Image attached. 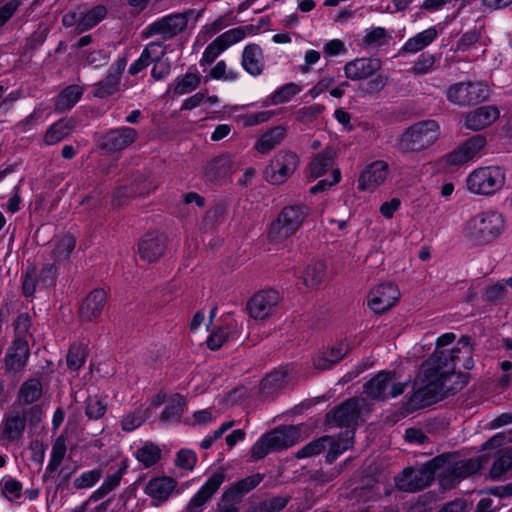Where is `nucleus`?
Masks as SVG:
<instances>
[{
	"label": "nucleus",
	"instance_id": "obj_1",
	"mask_svg": "<svg viewBox=\"0 0 512 512\" xmlns=\"http://www.w3.org/2000/svg\"><path fill=\"white\" fill-rule=\"evenodd\" d=\"M454 333H445L436 341L433 354L421 365L419 380L424 384L410 396L408 406L417 410L461 390L468 383L467 375L456 373V367H474L471 338L462 336L456 343Z\"/></svg>",
	"mask_w": 512,
	"mask_h": 512
},
{
	"label": "nucleus",
	"instance_id": "obj_2",
	"mask_svg": "<svg viewBox=\"0 0 512 512\" xmlns=\"http://www.w3.org/2000/svg\"><path fill=\"white\" fill-rule=\"evenodd\" d=\"M504 228V216L496 210H486L477 213L465 223L463 234L469 243L480 246L494 241Z\"/></svg>",
	"mask_w": 512,
	"mask_h": 512
},
{
	"label": "nucleus",
	"instance_id": "obj_3",
	"mask_svg": "<svg viewBox=\"0 0 512 512\" xmlns=\"http://www.w3.org/2000/svg\"><path fill=\"white\" fill-rule=\"evenodd\" d=\"M432 465L436 467L441 486L445 489L477 473L482 466L480 458L461 459L455 453H444L433 458Z\"/></svg>",
	"mask_w": 512,
	"mask_h": 512
},
{
	"label": "nucleus",
	"instance_id": "obj_4",
	"mask_svg": "<svg viewBox=\"0 0 512 512\" xmlns=\"http://www.w3.org/2000/svg\"><path fill=\"white\" fill-rule=\"evenodd\" d=\"M440 134V126L435 120L419 121L399 135L395 147L403 154L421 152L434 145Z\"/></svg>",
	"mask_w": 512,
	"mask_h": 512
},
{
	"label": "nucleus",
	"instance_id": "obj_5",
	"mask_svg": "<svg viewBox=\"0 0 512 512\" xmlns=\"http://www.w3.org/2000/svg\"><path fill=\"white\" fill-rule=\"evenodd\" d=\"M308 215V208L303 205L285 206L271 222L268 229V240L271 243H282L294 235L302 226Z\"/></svg>",
	"mask_w": 512,
	"mask_h": 512
},
{
	"label": "nucleus",
	"instance_id": "obj_6",
	"mask_svg": "<svg viewBox=\"0 0 512 512\" xmlns=\"http://www.w3.org/2000/svg\"><path fill=\"white\" fill-rule=\"evenodd\" d=\"M300 439V430L294 426H280L262 435L251 448V457L257 461L268 453L287 449Z\"/></svg>",
	"mask_w": 512,
	"mask_h": 512
},
{
	"label": "nucleus",
	"instance_id": "obj_7",
	"mask_svg": "<svg viewBox=\"0 0 512 512\" xmlns=\"http://www.w3.org/2000/svg\"><path fill=\"white\" fill-rule=\"evenodd\" d=\"M506 174L500 166H484L474 169L466 178V187L475 195L490 196L505 185Z\"/></svg>",
	"mask_w": 512,
	"mask_h": 512
},
{
	"label": "nucleus",
	"instance_id": "obj_8",
	"mask_svg": "<svg viewBox=\"0 0 512 512\" xmlns=\"http://www.w3.org/2000/svg\"><path fill=\"white\" fill-rule=\"evenodd\" d=\"M408 382L400 381L393 371H380L364 385V393L374 400L396 398L404 393Z\"/></svg>",
	"mask_w": 512,
	"mask_h": 512
},
{
	"label": "nucleus",
	"instance_id": "obj_9",
	"mask_svg": "<svg viewBox=\"0 0 512 512\" xmlns=\"http://www.w3.org/2000/svg\"><path fill=\"white\" fill-rule=\"evenodd\" d=\"M437 475L436 467L432 460L420 468H406L395 478L399 490L413 493L420 491L430 485L434 476Z\"/></svg>",
	"mask_w": 512,
	"mask_h": 512
},
{
	"label": "nucleus",
	"instance_id": "obj_10",
	"mask_svg": "<svg viewBox=\"0 0 512 512\" xmlns=\"http://www.w3.org/2000/svg\"><path fill=\"white\" fill-rule=\"evenodd\" d=\"M490 95L489 87L483 82H462L452 85L447 92L450 102L465 106L483 102Z\"/></svg>",
	"mask_w": 512,
	"mask_h": 512
},
{
	"label": "nucleus",
	"instance_id": "obj_11",
	"mask_svg": "<svg viewBox=\"0 0 512 512\" xmlns=\"http://www.w3.org/2000/svg\"><path fill=\"white\" fill-rule=\"evenodd\" d=\"M299 157L292 151H279L265 169L266 180L274 185H280L296 171Z\"/></svg>",
	"mask_w": 512,
	"mask_h": 512
},
{
	"label": "nucleus",
	"instance_id": "obj_12",
	"mask_svg": "<svg viewBox=\"0 0 512 512\" xmlns=\"http://www.w3.org/2000/svg\"><path fill=\"white\" fill-rule=\"evenodd\" d=\"M366 401L360 398H350L331 410L327 415V422L339 427L353 429L358 424Z\"/></svg>",
	"mask_w": 512,
	"mask_h": 512
},
{
	"label": "nucleus",
	"instance_id": "obj_13",
	"mask_svg": "<svg viewBox=\"0 0 512 512\" xmlns=\"http://www.w3.org/2000/svg\"><path fill=\"white\" fill-rule=\"evenodd\" d=\"M192 12L174 13L152 22L148 26L149 33L171 39L182 32L188 24Z\"/></svg>",
	"mask_w": 512,
	"mask_h": 512
},
{
	"label": "nucleus",
	"instance_id": "obj_14",
	"mask_svg": "<svg viewBox=\"0 0 512 512\" xmlns=\"http://www.w3.org/2000/svg\"><path fill=\"white\" fill-rule=\"evenodd\" d=\"M486 145L487 139L485 135H474L464 141L462 145L447 154L445 157L446 163L452 166L463 165L479 156Z\"/></svg>",
	"mask_w": 512,
	"mask_h": 512
},
{
	"label": "nucleus",
	"instance_id": "obj_15",
	"mask_svg": "<svg viewBox=\"0 0 512 512\" xmlns=\"http://www.w3.org/2000/svg\"><path fill=\"white\" fill-rule=\"evenodd\" d=\"M224 481V470H218L213 473L190 499L185 512H203L205 505L212 499Z\"/></svg>",
	"mask_w": 512,
	"mask_h": 512
},
{
	"label": "nucleus",
	"instance_id": "obj_16",
	"mask_svg": "<svg viewBox=\"0 0 512 512\" xmlns=\"http://www.w3.org/2000/svg\"><path fill=\"white\" fill-rule=\"evenodd\" d=\"M224 481V470H218L213 473L190 499L185 512H203L205 505L212 499Z\"/></svg>",
	"mask_w": 512,
	"mask_h": 512
},
{
	"label": "nucleus",
	"instance_id": "obj_17",
	"mask_svg": "<svg viewBox=\"0 0 512 512\" xmlns=\"http://www.w3.org/2000/svg\"><path fill=\"white\" fill-rule=\"evenodd\" d=\"M280 302V294L273 289L262 290L253 295L247 303L249 315L263 320L270 316Z\"/></svg>",
	"mask_w": 512,
	"mask_h": 512
},
{
	"label": "nucleus",
	"instance_id": "obj_18",
	"mask_svg": "<svg viewBox=\"0 0 512 512\" xmlns=\"http://www.w3.org/2000/svg\"><path fill=\"white\" fill-rule=\"evenodd\" d=\"M400 291L393 283L374 287L368 295V306L377 314L390 309L399 299Z\"/></svg>",
	"mask_w": 512,
	"mask_h": 512
},
{
	"label": "nucleus",
	"instance_id": "obj_19",
	"mask_svg": "<svg viewBox=\"0 0 512 512\" xmlns=\"http://www.w3.org/2000/svg\"><path fill=\"white\" fill-rule=\"evenodd\" d=\"M138 138V132L131 127L111 129L101 138V148L109 153L119 152L132 145Z\"/></svg>",
	"mask_w": 512,
	"mask_h": 512
},
{
	"label": "nucleus",
	"instance_id": "obj_20",
	"mask_svg": "<svg viewBox=\"0 0 512 512\" xmlns=\"http://www.w3.org/2000/svg\"><path fill=\"white\" fill-rule=\"evenodd\" d=\"M165 250L166 237L160 233L145 234L138 243L140 258L149 263L160 259Z\"/></svg>",
	"mask_w": 512,
	"mask_h": 512
},
{
	"label": "nucleus",
	"instance_id": "obj_21",
	"mask_svg": "<svg viewBox=\"0 0 512 512\" xmlns=\"http://www.w3.org/2000/svg\"><path fill=\"white\" fill-rule=\"evenodd\" d=\"M30 355L28 340L14 339L4 358L7 372L17 373L24 369Z\"/></svg>",
	"mask_w": 512,
	"mask_h": 512
},
{
	"label": "nucleus",
	"instance_id": "obj_22",
	"mask_svg": "<svg viewBox=\"0 0 512 512\" xmlns=\"http://www.w3.org/2000/svg\"><path fill=\"white\" fill-rule=\"evenodd\" d=\"M388 175V164L385 161L377 160L365 167L358 180L360 190H374L382 185Z\"/></svg>",
	"mask_w": 512,
	"mask_h": 512
},
{
	"label": "nucleus",
	"instance_id": "obj_23",
	"mask_svg": "<svg viewBox=\"0 0 512 512\" xmlns=\"http://www.w3.org/2000/svg\"><path fill=\"white\" fill-rule=\"evenodd\" d=\"M177 487V481L168 476L155 477L149 480L145 487V493L158 506L166 502Z\"/></svg>",
	"mask_w": 512,
	"mask_h": 512
},
{
	"label": "nucleus",
	"instance_id": "obj_24",
	"mask_svg": "<svg viewBox=\"0 0 512 512\" xmlns=\"http://www.w3.org/2000/svg\"><path fill=\"white\" fill-rule=\"evenodd\" d=\"M234 170L233 157L229 154L219 155L208 161L203 168L206 181L214 183L221 181Z\"/></svg>",
	"mask_w": 512,
	"mask_h": 512
},
{
	"label": "nucleus",
	"instance_id": "obj_25",
	"mask_svg": "<svg viewBox=\"0 0 512 512\" xmlns=\"http://www.w3.org/2000/svg\"><path fill=\"white\" fill-rule=\"evenodd\" d=\"M106 292L103 289H94L82 301L79 308V316L82 321H94L102 313L106 305Z\"/></svg>",
	"mask_w": 512,
	"mask_h": 512
},
{
	"label": "nucleus",
	"instance_id": "obj_26",
	"mask_svg": "<svg viewBox=\"0 0 512 512\" xmlns=\"http://www.w3.org/2000/svg\"><path fill=\"white\" fill-rule=\"evenodd\" d=\"M500 112L495 106H481L466 115L465 126L478 131L493 124L499 118Z\"/></svg>",
	"mask_w": 512,
	"mask_h": 512
},
{
	"label": "nucleus",
	"instance_id": "obj_27",
	"mask_svg": "<svg viewBox=\"0 0 512 512\" xmlns=\"http://www.w3.org/2000/svg\"><path fill=\"white\" fill-rule=\"evenodd\" d=\"M292 369L288 366L279 367L267 374L260 382L259 392L265 396H271L286 386L290 380Z\"/></svg>",
	"mask_w": 512,
	"mask_h": 512
},
{
	"label": "nucleus",
	"instance_id": "obj_28",
	"mask_svg": "<svg viewBox=\"0 0 512 512\" xmlns=\"http://www.w3.org/2000/svg\"><path fill=\"white\" fill-rule=\"evenodd\" d=\"M439 36V30L437 26H431L416 35L410 37L401 47L400 54H416L431 43H433Z\"/></svg>",
	"mask_w": 512,
	"mask_h": 512
},
{
	"label": "nucleus",
	"instance_id": "obj_29",
	"mask_svg": "<svg viewBox=\"0 0 512 512\" xmlns=\"http://www.w3.org/2000/svg\"><path fill=\"white\" fill-rule=\"evenodd\" d=\"M354 430L346 429L344 432H341L338 436H328V441H326V448H328L326 454V461L328 463H333L342 453L347 451L353 446L354 443Z\"/></svg>",
	"mask_w": 512,
	"mask_h": 512
},
{
	"label": "nucleus",
	"instance_id": "obj_30",
	"mask_svg": "<svg viewBox=\"0 0 512 512\" xmlns=\"http://www.w3.org/2000/svg\"><path fill=\"white\" fill-rule=\"evenodd\" d=\"M336 152L333 148H325L321 152L312 156L307 167L308 177L317 179L322 177L327 171L333 170Z\"/></svg>",
	"mask_w": 512,
	"mask_h": 512
},
{
	"label": "nucleus",
	"instance_id": "obj_31",
	"mask_svg": "<svg viewBox=\"0 0 512 512\" xmlns=\"http://www.w3.org/2000/svg\"><path fill=\"white\" fill-rule=\"evenodd\" d=\"M348 351L349 344L344 341L339 342L330 349L318 353L313 358V364L315 368L320 370L330 369L333 365L342 360L344 356L347 355Z\"/></svg>",
	"mask_w": 512,
	"mask_h": 512
},
{
	"label": "nucleus",
	"instance_id": "obj_32",
	"mask_svg": "<svg viewBox=\"0 0 512 512\" xmlns=\"http://www.w3.org/2000/svg\"><path fill=\"white\" fill-rule=\"evenodd\" d=\"M77 121L75 118H62L53 123L44 135V143L46 145H55L68 137L76 128Z\"/></svg>",
	"mask_w": 512,
	"mask_h": 512
},
{
	"label": "nucleus",
	"instance_id": "obj_33",
	"mask_svg": "<svg viewBox=\"0 0 512 512\" xmlns=\"http://www.w3.org/2000/svg\"><path fill=\"white\" fill-rule=\"evenodd\" d=\"M83 88L73 84L64 88L56 97L54 102V110L58 113L72 109L83 95Z\"/></svg>",
	"mask_w": 512,
	"mask_h": 512
},
{
	"label": "nucleus",
	"instance_id": "obj_34",
	"mask_svg": "<svg viewBox=\"0 0 512 512\" xmlns=\"http://www.w3.org/2000/svg\"><path fill=\"white\" fill-rule=\"evenodd\" d=\"M263 476L254 474L230 485L223 493V499L233 501L254 489L262 481Z\"/></svg>",
	"mask_w": 512,
	"mask_h": 512
},
{
	"label": "nucleus",
	"instance_id": "obj_35",
	"mask_svg": "<svg viewBox=\"0 0 512 512\" xmlns=\"http://www.w3.org/2000/svg\"><path fill=\"white\" fill-rule=\"evenodd\" d=\"M285 136L286 128L284 126L272 127L258 139L255 149L261 154H266L279 145Z\"/></svg>",
	"mask_w": 512,
	"mask_h": 512
},
{
	"label": "nucleus",
	"instance_id": "obj_36",
	"mask_svg": "<svg viewBox=\"0 0 512 512\" xmlns=\"http://www.w3.org/2000/svg\"><path fill=\"white\" fill-rule=\"evenodd\" d=\"M121 66H113L105 79L98 82L94 89V96L106 98L113 95L118 90L119 78L122 73Z\"/></svg>",
	"mask_w": 512,
	"mask_h": 512
},
{
	"label": "nucleus",
	"instance_id": "obj_37",
	"mask_svg": "<svg viewBox=\"0 0 512 512\" xmlns=\"http://www.w3.org/2000/svg\"><path fill=\"white\" fill-rule=\"evenodd\" d=\"M201 78L195 73H186L181 77H177L175 83L168 87L167 93L172 96H180L194 91L200 84Z\"/></svg>",
	"mask_w": 512,
	"mask_h": 512
},
{
	"label": "nucleus",
	"instance_id": "obj_38",
	"mask_svg": "<svg viewBox=\"0 0 512 512\" xmlns=\"http://www.w3.org/2000/svg\"><path fill=\"white\" fill-rule=\"evenodd\" d=\"M186 406L184 396L176 393L171 396L165 409L161 413L160 420L164 423L179 421Z\"/></svg>",
	"mask_w": 512,
	"mask_h": 512
},
{
	"label": "nucleus",
	"instance_id": "obj_39",
	"mask_svg": "<svg viewBox=\"0 0 512 512\" xmlns=\"http://www.w3.org/2000/svg\"><path fill=\"white\" fill-rule=\"evenodd\" d=\"M26 425V419L19 413H12L5 419L3 436L9 441H16L21 438Z\"/></svg>",
	"mask_w": 512,
	"mask_h": 512
},
{
	"label": "nucleus",
	"instance_id": "obj_40",
	"mask_svg": "<svg viewBox=\"0 0 512 512\" xmlns=\"http://www.w3.org/2000/svg\"><path fill=\"white\" fill-rule=\"evenodd\" d=\"M165 46L161 43H150L142 51L135 64H159L168 63L169 59H163L166 55Z\"/></svg>",
	"mask_w": 512,
	"mask_h": 512
},
{
	"label": "nucleus",
	"instance_id": "obj_41",
	"mask_svg": "<svg viewBox=\"0 0 512 512\" xmlns=\"http://www.w3.org/2000/svg\"><path fill=\"white\" fill-rule=\"evenodd\" d=\"M127 470V464L123 462L121 467L112 474H109L102 485L93 492L91 499L99 500L114 490L121 482L123 475Z\"/></svg>",
	"mask_w": 512,
	"mask_h": 512
},
{
	"label": "nucleus",
	"instance_id": "obj_42",
	"mask_svg": "<svg viewBox=\"0 0 512 512\" xmlns=\"http://www.w3.org/2000/svg\"><path fill=\"white\" fill-rule=\"evenodd\" d=\"M326 274V265L322 261H312L302 274L303 283L310 288L318 286Z\"/></svg>",
	"mask_w": 512,
	"mask_h": 512
},
{
	"label": "nucleus",
	"instance_id": "obj_43",
	"mask_svg": "<svg viewBox=\"0 0 512 512\" xmlns=\"http://www.w3.org/2000/svg\"><path fill=\"white\" fill-rule=\"evenodd\" d=\"M302 88L296 83H288L277 89L271 96L267 97L263 105H278L290 101L295 95L300 93Z\"/></svg>",
	"mask_w": 512,
	"mask_h": 512
},
{
	"label": "nucleus",
	"instance_id": "obj_44",
	"mask_svg": "<svg viewBox=\"0 0 512 512\" xmlns=\"http://www.w3.org/2000/svg\"><path fill=\"white\" fill-rule=\"evenodd\" d=\"M42 396V384L38 379H29L25 381L19 390L18 398L22 404H32Z\"/></svg>",
	"mask_w": 512,
	"mask_h": 512
},
{
	"label": "nucleus",
	"instance_id": "obj_45",
	"mask_svg": "<svg viewBox=\"0 0 512 512\" xmlns=\"http://www.w3.org/2000/svg\"><path fill=\"white\" fill-rule=\"evenodd\" d=\"M135 457L145 468H149L160 460L161 449L152 442H146L136 450Z\"/></svg>",
	"mask_w": 512,
	"mask_h": 512
},
{
	"label": "nucleus",
	"instance_id": "obj_46",
	"mask_svg": "<svg viewBox=\"0 0 512 512\" xmlns=\"http://www.w3.org/2000/svg\"><path fill=\"white\" fill-rule=\"evenodd\" d=\"M510 470H512V447L504 450L494 460L490 469V477L493 480H499Z\"/></svg>",
	"mask_w": 512,
	"mask_h": 512
},
{
	"label": "nucleus",
	"instance_id": "obj_47",
	"mask_svg": "<svg viewBox=\"0 0 512 512\" xmlns=\"http://www.w3.org/2000/svg\"><path fill=\"white\" fill-rule=\"evenodd\" d=\"M107 9L103 5H98L87 11L82 12L81 19L78 22V31L83 32L96 26L101 20L105 18Z\"/></svg>",
	"mask_w": 512,
	"mask_h": 512
},
{
	"label": "nucleus",
	"instance_id": "obj_48",
	"mask_svg": "<svg viewBox=\"0 0 512 512\" xmlns=\"http://www.w3.org/2000/svg\"><path fill=\"white\" fill-rule=\"evenodd\" d=\"M87 356L86 347L83 344L74 343L70 346L66 362L67 367L71 371L79 370L85 363Z\"/></svg>",
	"mask_w": 512,
	"mask_h": 512
},
{
	"label": "nucleus",
	"instance_id": "obj_49",
	"mask_svg": "<svg viewBox=\"0 0 512 512\" xmlns=\"http://www.w3.org/2000/svg\"><path fill=\"white\" fill-rule=\"evenodd\" d=\"M76 240L72 235H65L55 244L53 256L56 261L68 259L70 253L74 250Z\"/></svg>",
	"mask_w": 512,
	"mask_h": 512
},
{
	"label": "nucleus",
	"instance_id": "obj_50",
	"mask_svg": "<svg viewBox=\"0 0 512 512\" xmlns=\"http://www.w3.org/2000/svg\"><path fill=\"white\" fill-rule=\"evenodd\" d=\"M148 417V409H137L123 417L121 426L124 431L131 432L140 427Z\"/></svg>",
	"mask_w": 512,
	"mask_h": 512
},
{
	"label": "nucleus",
	"instance_id": "obj_51",
	"mask_svg": "<svg viewBox=\"0 0 512 512\" xmlns=\"http://www.w3.org/2000/svg\"><path fill=\"white\" fill-rule=\"evenodd\" d=\"M288 502V497H272L260 502L250 512H280L287 505Z\"/></svg>",
	"mask_w": 512,
	"mask_h": 512
},
{
	"label": "nucleus",
	"instance_id": "obj_52",
	"mask_svg": "<svg viewBox=\"0 0 512 512\" xmlns=\"http://www.w3.org/2000/svg\"><path fill=\"white\" fill-rule=\"evenodd\" d=\"M325 107L321 104H313L298 109L295 113L297 121L309 124L315 121L324 111Z\"/></svg>",
	"mask_w": 512,
	"mask_h": 512
},
{
	"label": "nucleus",
	"instance_id": "obj_53",
	"mask_svg": "<svg viewBox=\"0 0 512 512\" xmlns=\"http://www.w3.org/2000/svg\"><path fill=\"white\" fill-rule=\"evenodd\" d=\"M328 440L329 439L327 436H322L316 440H313V441L309 442L308 444H306L305 446H303L301 449H299L296 452L295 456L297 458L301 459V458H307V457H311L314 455H318L326 449L325 442Z\"/></svg>",
	"mask_w": 512,
	"mask_h": 512
},
{
	"label": "nucleus",
	"instance_id": "obj_54",
	"mask_svg": "<svg viewBox=\"0 0 512 512\" xmlns=\"http://www.w3.org/2000/svg\"><path fill=\"white\" fill-rule=\"evenodd\" d=\"M101 469H93L83 472L73 481V486L76 489H86L94 486L102 477Z\"/></svg>",
	"mask_w": 512,
	"mask_h": 512
},
{
	"label": "nucleus",
	"instance_id": "obj_55",
	"mask_svg": "<svg viewBox=\"0 0 512 512\" xmlns=\"http://www.w3.org/2000/svg\"><path fill=\"white\" fill-rule=\"evenodd\" d=\"M37 288H43L39 285V280L37 279V270L33 266L28 267L23 276L22 292L26 297H30L35 293Z\"/></svg>",
	"mask_w": 512,
	"mask_h": 512
},
{
	"label": "nucleus",
	"instance_id": "obj_56",
	"mask_svg": "<svg viewBox=\"0 0 512 512\" xmlns=\"http://www.w3.org/2000/svg\"><path fill=\"white\" fill-rule=\"evenodd\" d=\"M107 409V404L97 396L88 397L86 401L85 414L89 419L101 418Z\"/></svg>",
	"mask_w": 512,
	"mask_h": 512
},
{
	"label": "nucleus",
	"instance_id": "obj_57",
	"mask_svg": "<svg viewBox=\"0 0 512 512\" xmlns=\"http://www.w3.org/2000/svg\"><path fill=\"white\" fill-rule=\"evenodd\" d=\"M233 337L234 332L232 331L231 328H220L209 336V338L207 339V346L211 350H217L221 348L226 341Z\"/></svg>",
	"mask_w": 512,
	"mask_h": 512
},
{
	"label": "nucleus",
	"instance_id": "obj_58",
	"mask_svg": "<svg viewBox=\"0 0 512 512\" xmlns=\"http://www.w3.org/2000/svg\"><path fill=\"white\" fill-rule=\"evenodd\" d=\"M348 51L346 44L340 39H331L327 41L322 49L324 58L330 60L334 57L345 55Z\"/></svg>",
	"mask_w": 512,
	"mask_h": 512
},
{
	"label": "nucleus",
	"instance_id": "obj_59",
	"mask_svg": "<svg viewBox=\"0 0 512 512\" xmlns=\"http://www.w3.org/2000/svg\"><path fill=\"white\" fill-rule=\"evenodd\" d=\"M246 37V29L243 27H237L227 30L222 33L217 39L227 49L228 47L242 41Z\"/></svg>",
	"mask_w": 512,
	"mask_h": 512
},
{
	"label": "nucleus",
	"instance_id": "obj_60",
	"mask_svg": "<svg viewBox=\"0 0 512 512\" xmlns=\"http://www.w3.org/2000/svg\"><path fill=\"white\" fill-rule=\"evenodd\" d=\"M13 326L15 333L14 339L20 338L21 340H27V337L31 335V318L27 313L18 315L13 323Z\"/></svg>",
	"mask_w": 512,
	"mask_h": 512
},
{
	"label": "nucleus",
	"instance_id": "obj_61",
	"mask_svg": "<svg viewBox=\"0 0 512 512\" xmlns=\"http://www.w3.org/2000/svg\"><path fill=\"white\" fill-rule=\"evenodd\" d=\"M364 80L365 82L361 84L362 90L372 94L380 91L385 86L387 78L381 74H376L372 69L371 76H367Z\"/></svg>",
	"mask_w": 512,
	"mask_h": 512
},
{
	"label": "nucleus",
	"instance_id": "obj_62",
	"mask_svg": "<svg viewBox=\"0 0 512 512\" xmlns=\"http://www.w3.org/2000/svg\"><path fill=\"white\" fill-rule=\"evenodd\" d=\"M22 484L21 482L9 478L2 484V493L9 501H16L22 496Z\"/></svg>",
	"mask_w": 512,
	"mask_h": 512
},
{
	"label": "nucleus",
	"instance_id": "obj_63",
	"mask_svg": "<svg viewBox=\"0 0 512 512\" xmlns=\"http://www.w3.org/2000/svg\"><path fill=\"white\" fill-rule=\"evenodd\" d=\"M225 50V47L216 38L204 50L200 64L213 63Z\"/></svg>",
	"mask_w": 512,
	"mask_h": 512
},
{
	"label": "nucleus",
	"instance_id": "obj_64",
	"mask_svg": "<svg viewBox=\"0 0 512 512\" xmlns=\"http://www.w3.org/2000/svg\"><path fill=\"white\" fill-rule=\"evenodd\" d=\"M197 462L196 454L188 449H181L176 456L175 463L178 467L193 470Z\"/></svg>",
	"mask_w": 512,
	"mask_h": 512
}]
</instances>
